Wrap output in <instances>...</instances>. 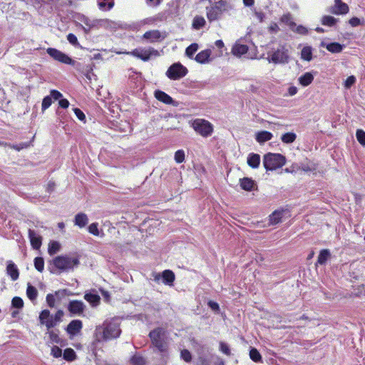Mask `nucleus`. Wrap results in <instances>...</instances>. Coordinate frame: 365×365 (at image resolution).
Segmentation results:
<instances>
[{
  "mask_svg": "<svg viewBox=\"0 0 365 365\" xmlns=\"http://www.w3.org/2000/svg\"><path fill=\"white\" fill-rule=\"evenodd\" d=\"M119 324L116 321H106L98 326L95 330V339L97 341H107L118 337L120 334Z\"/></svg>",
  "mask_w": 365,
  "mask_h": 365,
  "instance_id": "nucleus-1",
  "label": "nucleus"
},
{
  "mask_svg": "<svg viewBox=\"0 0 365 365\" xmlns=\"http://www.w3.org/2000/svg\"><path fill=\"white\" fill-rule=\"evenodd\" d=\"M149 337L153 346L162 354H165L168 349V336L167 331L163 327H158L150 331Z\"/></svg>",
  "mask_w": 365,
  "mask_h": 365,
  "instance_id": "nucleus-2",
  "label": "nucleus"
},
{
  "mask_svg": "<svg viewBox=\"0 0 365 365\" xmlns=\"http://www.w3.org/2000/svg\"><path fill=\"white\" fill-rule=\"evenodd\" d=\"M52 264L58 272L51 270V272L60 273L62 272H68L73 269L74 267H78L79 264V259L78 257L71 255H61L55 257L52 260Z\"/></svg>",
  "mask_w": 365,
  "mask_h": 365,
  "instance_id": "nucleus-3",
  "label": "nucleus"
},
{
  "mask_svg": "<svg viewBox=\"0 0 365 365\" xmlns=\"http://www.w3.org/2000/svg\"><path fill=\"white\" fill-rule=\"evenodd\" d=\"M63 315L64 312L61 309L58 310L54 315H51L49 310L43 309L41 312L38 318L40 323L45 325L49 330L62 322Z\"/></svg>",
  "mask_w": 365,
  "mask_h": 365,
  "instance_id": "nucleus-4",
  "label": "nucleus"
},
{
  "mask_svg": "<svg viewBox=\"0 0 365 365\" xmlns=\"http://www.w3.org/2000/svg\"><path fill=\"white\" fill-rule=\"evenodd\" d=\"M267 54V60L269 63L285 64L289 61V48L286 45H279L277 48H273Z\"/></svg>",
  "mask_w": 365,
  "mask_h": 365,
  "instance_id": "nucleus-5",
  "label": "nucleus"
},
{
  "mask_svg": "<svg viewBox=\"0 0 365 365\" xmlns=\"http://www.w3.org/2000/svg\"><path fill=\"white\" fill-rule=\"evenodd\" d=\"M285 163V157L279 153H269L265 154L263 158V165L267 171H272L282 168Z\"/></svg>",
  "mask_w": 365,
  "mask_h": 365,
  "instance_id": "nucleus-6",
  "label": "nucleus"
},
{
  "mask_svg": "<svg viewBox=\"0 0 365 365\" xmlns=\"http://www.w3.org/2000/svg\"><path fill=\"white\" fill-rule=\"evenodd\" d=\"M227 10V2L220 0L215 2L210 7H206V14L210 21L219 19Z\"/></svg>",
  "mask_w": 365,
  "mask_h": 365,
  "instance_id": "nucleus-7",
  "label": "nucleus"
},
{
  "mask_svg": "<svg viewBox=\"0 0 365 365\" xmlns=\"http://www.w3.org/2000/svg\"><path fill=\"white\" fill-rule=\"evenodd\" d=\"M116 53H126L133 56L143 61H148L153 56H158L160 55L158 50L153 48H138L133 50L130 52H116Z\"/></svg>",
  "mask_w": 365,
  "mask_h": 365,
  "instance_id": "nucleus-8",
  "label": "nucleus"
},
{
  "mask_svg": "<svg viewBox=\"0 0 365 365\" xmlns=\"http://www.w3.org/2000/svg\"><path fill=\"white\" fill-rule=\"evenodd\" d=\"M188 71L186 67H185L180 62L175 63L172 64L166 71V76L170 80H179L185 77Z\"/></svg>",
  "mask_w": 365,
  "mask_h": 365,
  "instance_id": "nucleus-9",
  "label": "nucleus"
},
{
  "mask_svg": "<svg viewBox=\"0 0 365 365\" xmlns=\"http://www.w3.org/2000/svg\"><path fill=\"white\" fill-rule=\"evenodd\" d=\"M192 126L193 129L203 137L211 135L213 132V127L212 124L204 119H195Z\"/></svg>",
  "mask_w": 365,
  "mask_h": 365,
  "instance_id": "nucleus-10",
  "label": "nucleus"
},
{
  "mask_svg": "<svg viewBox=\"0 0 365 365\" xmlns=\"http://www.w3.org/2000/svg\"><path fill=\"white\" fill-rule=\"evenodd\" d=\"M46 51L47 53L56 61L68 65L74 64L73 60H72L68 55L56 48H48Z\"/></svg>",
  "mask_w": 365,
  "mask_h": 365,
  "instance_id": "nucleus-11",
  "label": "nucleus"
},
{
  "mask_svg": "<svg viewBox=\"0 0 365 365\" xmlns=\"http://www.w3.org/2000/svg\"><path fill=\"white\" fill-rule=\"evenodd\" d=\"M86 304L79 300H71L68 304V310L71 316H82L86 309Z\"/></svg>",
  "mask_w": 365,
  "mask_h": 365,
  "instance_id": "nucleus-12",
  "label": "nucleus"
},
{
  "mask_svg": "<svg viewBox=\"0 0 365 365\" xmlns=\"http://www.w3.org/2000/svg\"><path fill=\"white\" fill-rule=\"evenodd\" d=\"M77 19L80 23H78L77 26L82 28L86 34H88L91 30L96 26L98 21L92 20L84 15H79Z\"/></svg>",
  "mask_w": 365,
  "mask_h": 365,
  "instance_id": "nucleus-13",
  "label": "nucleus"
},
{
  "mask_svg": "<svg viewBox=\"0 0 365 365\" xmlns=\"http://www.w3.org/2000/svg\"><path fill=\"white\" fill-rule=\"evenodd\" d=\"M349 11V6L341 0H334V4L329 8L328 11L336 15H344Z\"/></svg>",
  "mask_w": 365,
  "mask_h": 365,
  "instance_id": "nucleus-14",
  "label": "nucleus"
},
{
  "mask_svg": "<svg viewBox=\"0 0 365 365\" xmlns=\"http://www.w3.org/2000/svg\"><path fill=\"white\" fill-rule=\"evenodd\" d=\"M83 328V323L79 319L72 320L67 326L66 330L70 336H76Z\"/></svg>",
  "mask_w": 365,
  "mask_h": 365,
  "instance_id": "nucleus-15",
  "label": "nucleus"
},
{
  "mask_svg": "<svg viewBox=\"0 0 365 365\" xmlns=\"http://www.w3.org/2000/svg\"><path fill=\"white\" fill-rule=\"evenodd\" d=\"M29 237L32 247L38 250L42 244V237L31 229L29 230Z\"/></svg>",
  "mask_w": 365,
  "mask_h": 365,
  "instance_id": "nucleus-16",
  "label": "nucleus"
},
{
  "mask_svg": "<svg viewBox=\"0 0 365 365\" xmlns=\"http://www.w3.org/2000/svg\"><path fill=\"white\" fill-rule=\"evenodd\" d=\"M154 96L156 98V99L160 102L164 103L167 105H173L174 101L173 99L166 93L164 91L157 90L154 93Z\"/></svg>",
  "mask_w": 365,
  "mask_h": 365,
  "instance_id": "nucleus-17",
  "label": "nucleus"
},
{
  "mask_svg": "<svg viewBox=\"0 0 365 365\" xmlns=\"http://www.w3.org/2000/svg\"><path fill=\"white\" fill-rule=\"evenodd\" d=\"M143 38L153 43L158 41L161 38H164V37H162L161 33L158 30H151L143 34Z\"/></svg>",
  "mask_w": 365,
  "mask_h": 365,
  "instance_id": "nucleus-18",
  "label": "nucleus"
},
{
  "mask_svg": "<svg viewBox=\"0 0 365 365\" xmlns=\"http://www.w3.org/2000/svg\"><path fill=\"white\" fill-rule=\"evenodd\" d=\"M6 272L13 281L19 278V272L16 265L11 261L8 262Z\"/></svg>",
  "mask_w": 365,
  "mask_h": 365,
  "instance_id": "nucleus-19",
  "label": "nucleus"
},
{
  "mask_svg": "<svg viewBox=\"0 0 365 365\" xmlns=\"http://www.w3.org/2000/svg\"><path fill=\"white\" fill-rule=\"evenodd\" d=\"M248 46L245 44H241L240 43H236L232 49V53L238 57L245 54L247 53Z\"/></svg>",
  "mask_w": 365,
  "mask_h": 365,
  "instance_id": "nucleus-20",
  "label": "nucleus"
},
{
  "mask_svg": "<svg viewBox=\"0 0 365 365\" xmlns=\"http://www.w3.org/2000/svg\"><path fill=\"white\" fill-rule=\"evenodd\" d=\"M88 222V216L83 212L78 213L75 216L74 224L80 228L84 227Z\"/></svg>",
  "mask_w": 365,
  "mask_h": 365,
  "instance_id": "nucleus-21",
  "label": "nucleus"
},
{
  "mask_svg": "<svg viewBox=\"0 0 365 365\" xmlns=\"http://www.w3.org/2000/svg\"><path fill=\"white\" fill-rule=\"evenodd\" d=\"M211 55V50L205 49L198 53L195 60L200 63H206L208 62L209 58Z\"/></svg>",
  "mask_w": 365,
  "mask_h": 365,
  "instance_id": "nucleus-22",
  "label": "nucleus"
},
{
  "mask_svg": "<svg viewBox=\"0 0 365 365\" xmlns=\"http://www.w3.org/2000/svg\"><path fill=\"white\" fill-rule=\"evenodd\" d=\"M317 168V164L313 161L306 160L300 163L299 169L304 172H314Z\"/></svg>",
  "mask_w": 365,
  "mask_h": 365,
  "instance_id": "nucleus-23",
  "label": "nucleus"
},
{
  "mask_svg": "<svg viewBox=\"0 0 365 365\" xmlns=\"http://www.w3.org/2000/svg\"><path fill=\"white\" fill-rule=\"evenodd\" d=\"M163 282L167 285H173L175 280V274L173 271L170 269L164 270L162 272Z\"/></svg>",
  "mask_w": 365,
  "mask_h": 365,
  "instance_id": "nucleus-24",
  "label": "nucleus"
},
{
  "mask_svg": "<svg viewBox=\"0 0 365 365\" xmlns=\"http://www.w3.org/2000/svg\"><path fill=\"white\" fill-rule=\"evenodd\" d=\"M260 163V156L259 154L250 153L247 157V164L252 168H257Z\"/></svg>",
  "mask_w": 365,
  "mask_h": 365,
  "instance_id": "nucleus-25",
  "label": "nucleus"
},
{
  "mask_svg": "<svg viewBox=\"0 0 365 365\" xmlns=\"http://www.w3.org/2000/svg\"><path fill=\"white\" fill-rule=\"evenodd\" d=\"M272 136L273 135L270 132L266 131V130H262V131L258 132L256 134V140L259 143H264L271 140Z\"/></svg>",
  "mask_w": 365,
  "mask_h": 365,
  "instance_id": "nucleus-26",
  "label": "nucleus"
},
{
  "mask_svg": "<svg viewBox=\"0 0 365 365\" xmlns=\"http://www.w3.org/2000/svg\"><path fill=\"white\" fill-rule=\"evenodd\" d=\"M299 82L302 86H307L314 80V76L311 72H307L299 78Z\"/></svg>",
  "mask_w": 365,
  "mask_h": 365,
  "instance_id": "nucleus-27",
  "label": "nucleus"
},
{
  "mask_svg": "<svg viewBox=\"0 0 365 365\" xmlns=\"http://www.w3.org/2000/svg\"><path fill=\"white\" fill-rule=\"evenodd\" d=\"M255 185V182L250 178H244L240 180L241 187L247 191H251Z\"/></svg>",
  "mask_w": 365,
  "mask_h": 365,
  "instance_id": "nucleus-28",
  "label": "nucleus"
},
{
  "mask_svg": "<svg viewBox=\"0 0 365 365\" xmlns=\"http://www.w3.org/2000/svg\"><path fill=\"white\" fill-rule=\"evenodd\" d=\"M330 256L331 253L329 250H321L318 256L317 263L319 264H324Z\"/></svg>",
  "mask_w": 365,
  "mask_h": 365,
  "instance_id": "nucleus-29",
  "label": "nucleus"
},
{
  "mask_svg": "<svg viewBox=\"0 0 365 365\" xmlns=\"http://www.w3.org/2000/svg\"><path fill=\"white\" fill-rule=\"evenodd\" d=\"M301 58L307 61L312 59V48L310 46H304L301 51Z\"/></svg>",
  "mask_w": 365,
  "mask_h": 365,
  "instance_id": "nucleus-30",
  "label": "nucleus"
},
{
  "mask_svg": "<svg viewBox=\"0 0 365 365\" xmlns=\"http://www.w3.org/2000/svg\"><path fill=\"white\" fill-rule=\"evenodd\" d=\"M281 21L289 26L292 30H294V27L296 26V24L293 21L292 16L289 13L284 14L281 17Z\"/></svg>",
  "mask_w": 365,
  "mask_h": 365,
  "instance_id": "nucleus-31",
  "label": "nucleus"
},
{
  "mask_svg": "<svg viewBox=\"0 0 365 365\" xmlns=\"http://www.w3.org/2000/svg\"><path fill=\"white\" fill-rule=\"evenodd\" d=\"M344 46L340 44L339 43L334 42L328 43L326 46V48L331 53H340L343 49Z\"/></svg>",
  "mask_w": 365,
  "mask_h": 365,
  "instance_id": "nucleus-32",
  "label": "nucleus"
},
{
  "mask_svg": "<svg viewBox=\"0 0 365 365\" xmlns=\"http://www.w3.org/2000/svg\"><path fill=\"white\" fill-rule=\"evenodd\" d=\"M98 5L101 9L108 11L114 6L113 0H98Z\"/></svg>",
  "mask_w": 365,
  "mask_h": 365,
  "instance_id": "nucleus-33",
  "label": "nucleus"
},
{
  "mask_svg": "<svg viewBox=\"0 0 365 365\" xmlns=\"http://www.w3.org/2000/svg\"><path fill=\"white\" fill-rule=\"evenodd\" d=\"M205 19L202 16H197L193 19L192 27L193 29L198 30L202 28L205 25Z\"/></svg>",
  "mask_w": 365,
  "mask_h": 365,
  "instance_id": "nucleus-34",
  "label": "nucleus"
},
{
  "mask_svg": "<svg viewBox=\"0 0 365 365\" xmlns=\"http://www.w3.org/2000/svg\"><path fill=\"white\" fill-rule=\"evenodd\" d=\"M337 21L338 19L331 16H323L321 19L322 24L327 26H333Z\"/></svg>",
  "mask_w": 365,
  "mask_h": 365,
  "instance_id": "nucleus-35",
  "label": "nucleus"
},
{
  "mask_svg": "<svg viewBox=\"0 0 365 365\" xmlns=\"http://www.w3.org/2000/svg\"><path fill=\"white\" fill-rule=\"evenodd\" d=\"M84 299L91 303L93 306H96L100 302V297L96 294L87 293L84 296Z\"/></svg>",
  "mask_w": 365,
  "mask_h": 365,
  "instance_id": "nucleus-36",
  "label": "nucleus"
},
{
  "mask_svg": "<svg viewBox=\"0 0 365 365\" xmlns=\"http://www.w3.org/2000/svg\"><path fill=\"white\" fill-rule=\"evenodd\" d=\"M61 248V245L57 241H51L48 244V252L50 255H53L57 253Z\"/></svg>",
  "mask_w": 365,
  "mask_h": 365,
  "instance_id": "nucleus-37",
  "label": "nucleus"
},
{
  "mask_svg": "<svg viewBox=\"0 0 365 365\" xmlns=\"http://www.w3.org/2000/svg\"><path fill=\"white\" fill-rule=\"evenodd\" d=\"M297 138V135L294 133L289 132L283 134L281 137V140L284 143H293Z\"/></svg>",
  "mask_w": 365,
  "mask_h": 365,
  "instance_id": "nucleus-38",
  "label": "nucleus"
},
{
  "mask_svg": "<svg viewBox=\"0 0 365 365\" xmlns=\"http://www.w3.org/2000/svg\"><path fill=\"white\" fill-rule=\"evenodd\" d=\"M26 295L30 300H35L38 295V292L36 287L29 284L26 289Z\"/></svg>",
  "mask_w": 365,
  "mask_h": 365,
  "instance_id": "nucleus-39",
  "label": "nucleus"
},
{
  "mask_svg": "<svg viewBox=\"0 0 365 365\" xmlns=\"http://www.w3.org/2000/svg\"><path fill=\"white\" fill-rule=\"evenodd\" d=\"M282 212L279 211H274L272 215H269V224L277 225L281 221Z\"/></svg>",
  "mask_w": 365,
  "mask_h": 365,
  "instance_id": "nucleus-40",
  "label": "nucleus"
},
{
  "mask_svg": "<svg viewBox=\"0 0 365 365\" xmlns=\"http://www.w3.org/2000/svg\"><path fill=\"white\" fill-rule=\"evenodd\" d=\"M250 357L255 362H262V356L258 350L255 348H252L250 349Z\"/></svg>",
  "mask_w": 365,
  "mask_h": 365,
  "instance_id": "nucleus-41",
  "label": "nucleus"
},
{
  "mask_svg": "<svg viewBox=\"0 0 365 365\" xmlns=\"http://www.w3.org/2000/svg\"><path fill=\"white\" fill-rule=\"evenodd\" d=\"M133 365H145V359L139 354H135L130 359Z\"/></svg>",
  "mask_w": 365,
  "mask_h": 365,
  "instance_id": "nucleus-42",
  "label": "nucleus"
},
{
  "mask_svg": "<svg viewBox=\"0 0 365 365\" xmlns=\"http://www.w3.org/2000/svg\"><path fill=\"white\" fill-rule=\"evenodd\" d=\"M63 358L66 361H71L76 358V352L71 348L66 349L63 352Z\"/></svg>",
  "mask_w": 365,
  "mask_h": 365,
  "instance_id": "nucleus-43",
  "label": "nucleus"
},
{
  "mask_svg": "<svg viewBox=\"0 0 365 365\" xmlns=\"http://www.w3.org/2000/svg\"><path fill=\"white\" fill-rule=\"evenodd\" d=\"M34 267L40 272H42L44 269V260L41 257H37L34 259Z\"/></svg>",
  "mask_w": 365,
  "mask_h": 365,
  "instance_id": "nucleus-44",
  "label": "nucleus"
},
{
  "mask_svg": "<svg viewBox=\"0 0 365 365\" xmlns=\"http://www.w3.org/2000/svg\"><path fill=\"white\" fill-rule=\"evenodd\" d=\"M198 45L197 43H192L190 44L185 50V54L189 58H192L194 53L197 51Z\"/></svg>",
  "mask_w": 365,
  "mask_h": 365,
  "instance_id": "nucleus-45",
  "label": "nucleus"
},
{
  "mask_svg": "<svg viewBox=\"0 0 365 365\" xmlns=\"http://www.w3.org/2000/svg\"><path fill=\"white\" fill-rule=\"evenodd\" d=\"M118 26L123 29L135 31L138 29L140 25L138 23H133L132 24H128L126 23H119L118 24Z\"/></svg>",
  "mask_w": 365,
  "mask_h": 365,
  "instance_id": "nucleus-46",
  "label": "nucleus"
},
{
  "mask_svg": "<svg viewBox=\"0 0 365 365\" xmlns=\"http://www.w3.org/2000/svg\"><path fill=\"white\" fill-rule=\"evenodd\" d=\"M356 137L359 143L365 146V131L361 129H358L356 133Z\"/></svg>",
  "mask_w": 365,
  "mask_h": 365,
  "instance_id": "nucleus-47",
  "label": "nucleus"
},
{
  "mask_svg": "<svg viewBox=\"0 0 365 365\" xmlns=\"http://www.w3.org/2000/svg\"><path fill=\"white\" fill-rule=\"evenodd\" d=\"M98 225L97 222L91 223L88 227V232L95 236H99L100 232Z\"/></svg>",
  "mask_w": 365,
  "mask_h": 365,
  "instance_id": "nucleus-48",
  "label": "nucleus"
},
{
  "mask_svg": "<svg viewBox=\"0 0 365 365\" xmlns=\"http://www.w3.org/2000/svg\"><path fill=\"white\" fill-rule=\"evenodd\" d=\"M175 160L177 163H181L185 160V152L182 150H178L175 152Z\"/></svg>",
  "mask_w": 365,
  "mask_h": 365,
  "instance_id": "nucleus-49",
  "label": "nucleus"
},
{
  "mask_svg": "<svg viewBox=\"0 0 365 365\" xmlns=\"http://www.w3.org/2000/svg\"><path fill=\"white\" fill-rule=\"evenodd\" d=\"M51 103H52V98L50 96H47L44 97L42 101V105H41L42 110L44 111L45 110L51 106Z\"/></svg>",
  "mask_w": 365,
  "mask_h": 365,
  "instance_id": "nucleus-50",
  "label": "nucleus"
},
{
  "mask_svg": "<svg viewBox=\"0 0 365 365\" xmlns=\"http://www.w3.org/2000/svg\"><path fill=\"white\" fill-rule=\"evenodd\" d=\"M12 306L14 307L21 309L24 306V302L23 299L21 297H15L13 298L11 301Z\"/></svg>",
  "mask_w": 365,
  "mask_h": 365,
  "instance_id": "nucleus-51",
  "label": "nucleus"
},
{
  "mask_svg": "<svg viewBox=\"0 0 365 365\" xmlns=\"http://www.w3.org/2000/svg\"><path fill=\"white\" fill-rule=\"evenodd\" d=\"M46 301L50 308L55 307L56 297L53 294H48L46 297Z\"/></svg>",
  "mask_w": 365,
  "mask_h": 365,
  "instance_id": "nucleus-52",
  "label": "nucleus"
},
{
  "mask_svg": "<svg viewBox=\"0 0 365 365\" xmlns=\"http://www.w3.org/2000/svg\"><path fill=\"white\" fill-rule=\"evenodd\" d=\"M48 334H49V337H50V339L54 342V343H56V344H58L60 343V338L58 336V334L55 331H53V330H48Z\"/></svg>",
  "mask_w": 365,
  "mask_h": 365,
  "instance_id": "nucleus-53",
  "label": "nucleus"
},
{
  "mask_svg": "<svg viewBox=\"0 0 365 365\" xmlns=\"http://www.w3.org/2000/svg\"><path fill=\"white\" fill-rule=\"evenodd\" d=\"M349 24L353 27H356L359 25H364L365 24L364 21H361L360 19L357 17H352L349 21Z\"/></svg>",
  "mask_w": 365,
  "mask_h": 365,
  "instance_id": "nucleus-54",
  "label": "nucleus"
},
{
  "mask_svg": "<svg viewBox=\"0 0 365 365\" xmlns=\"http://www.w3.org/2000/svg\"><path fill=\"white\" fill-rule=\"evenodd\" d=\"M292 31L299 34H302V35H306L308 34L307 28H306L305 26H304L302 25H299V26L296 25V26L294 27V30H292Z\"/></svg>",
  "mask_w": 365,
  "mask_h": 365,
  "instance_id": "nucleus-55",
  "label": "nucleus"
},
{
  "mask_svg": "<svg viewBox=\"0 0 365 365\" xmlns=\"http://www.w3.org/2000/svg\"><path fill=\"white\" fill-rule=\"evenodd\" d=\"M220 349L222 353H224L227 356L231 355L230 349V347L227 344H226L225 342H220Z\"/></svg>",
  "mask_w": 365,
  "mask_h": 365,
  "instance_id": "nucleus-56",
  "label": "nucleus"
},
{
  "mask_svg": "<svg viewBox=\"0 0 365 365\" xmlns=\"http://www.w3.org/2000/svg\"><path fill=\"white\" fill-rule=\"evenodd\" d=\"M181 358L186 362H189L192 359V356L190 352L187 349H183L181 351Z\"/></svg>",
  "mask_w": 365,
  "mask_h": 365,
  "instance_id": "nucleus-57",
  "label": "nucleus"
},
{
  "mask_svg": "<svg viewBox=\"0 0 365 365\" xmlns=\"http://www.w3.org/2000/svg\"><path fill=\"white\" fill-rule=\"evenodd\" d=\"M355 82L356 78L354 76H349L344 82V86L346 88H349L355 83Z\"/></svg>",
  "mask_w": 365,
  "mask_h": 365,
  "instance_id": "nucleus-58",
  "label": "nucleus"
},
{
  "mask_svg": "<svg viewBox=\"0 0 365 365\" xmlns=\"http://www.w3.org/2000/svg\"><path fill=\"white\" fill-rule=\"evenodd\" d=\"M73 112L76 115V116L81 120V121H85L86 120V115L85 114L83 113V112L78 108H75L73 109Z\"/></svg>",
  "mask_w": 365,
  "mask_h": 365,
  "instance_id": "nucleus-59",
  "label": "nucleus"
},
{
  "mask_svg": "<svg viewBox=\"0 0 365 365\" xmlns=\"http://www.w3.org/2000/svg\"><path fill=\"white\" fill-rule=\"evenodd\" d=\"M67 40L71 44H72L75 46H77L79 45L77 37L73 34H69L67 36Z\"/></svg>",
  "mask_w": 365,
  "mask_h": 365,
  "instance_id": "nucleus-60",
  "label": "nucleus"
},
{
  "mask_svg": "<svg viewBox=\"0 0 365 365\" xmlns=\"http://www.w3.org/2000/svg\"><path fill=\"white\" fill-rule=\"evenodd\" d=\"M51 354L55 358H58L62 355V350L58 346H54L51 349Z\"/></svg>",
  "mask_w": 365,
  "mask_h": 365,
  "instance_id": "nucleus-61",
  "label": "nucleus"
},
{
  "mask_svg": "<svg viewBox=\"0 0 365 365\" xmlns=\"http://www.w3.org/2000/svg\"><path fill=\"white\" fill-rule=\"evenodd\" d=\"M254 15L259 22H262L265 18V14L262 11L255 9Z\"/></svg>",
  "mask_w": 365,
  "mask_h": 365,
  "instance_id": "nucleus-62",
  "label": "nucleus"
},
{
  "mask_svg": "<svg viewBox=\"0 0 365 365\" xmlns=\"http://www.w3.org/2000/svg\"><path fill=\"white\" fill-rule=\"evenodd\" d=\"M50 96L54 100H60L62 97V94L57 90H51L50 92Z\"/></svg>",
  "mask_w": 365,
  "mask_h": 365,
  "instance_id": "nucleus-63",
  "label": "nucleus"
},
{
  "mask_svg": "<svg viewBox=\"0 0 365 365\" xmlns=\"http://www.w3.org/2000/svg\"><path fill=\"white\" fill-rule=\"evenodd\" d=\"M30 145V143H21L20 144L14 145L12 148L16 150H21L24 148H28Z\"/></svg>",
  "mask_w": 365,
  "mask_h": 365,
  "instance_id": "nucleus-64",
  "label": "nucleus"
}]
</instances>
